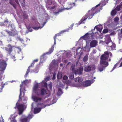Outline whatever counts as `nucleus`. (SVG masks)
I'll use <instances>...</instances> for the list:
<instances>
[{"label":"nucleus","mask_w":122,"mask_h":122,"mask_svg":"<svg viewBox=\"0 0 122 122\" xmlns=\"http://www.w3.org/2000/svg\"><path fill=\"white\" fill-rule=\"evenodd\" d=\"M63 93L62 90L61 88L59 89L58 92V94L59 95H61Z\"/></svg>","instance_id":"f704fd0d"},{"label":"nucleus","mask_w":122,"mask_h":122,"mask_svg":"<svg viewBox=\"0 0 122 122\" xmlns=\"http://www.w3.org/2000/svg\"><path fill=\"white\" fill-rule=\"evenodd\" d=\"M45 24H44L43 25V26H44ZM43 26H42V27H41L40 26H39V27H32L35 30H38V29L39 28H41L42 27H43Z\"/></svg>","instance_id":"58836bf2"},{"label":"nucleus","mask_w":122,"mask_h":122,"mask_svg":"<svg viewBox=\"0 0 122 122\" xmlns=\"http://www.w3.org/2000/svg\"><path fill=\"white\" fill-rule=\"evenodd\" d=\"M109 52L106 51L104 52L103 54L100 57V60H106L109 57Z\"/></svg>","instance_id":"39448f33"},{"label":"nucleus","mask_w":122,"mask_h":122,"mask_svg":"<svg viewBox=\"0 0 122 122\" xmlns=\"http://www.w3.org/2000/svg\"><path fill=\"white\" fill-rule=\"evenodd\" d=\"M119 63H117L113 67L112 69V70L111 71V72H112L113 71V70H114L118 66Z\"/></svg>","instance_id":"2f4dec72"},{"label":"nucleus","mask_w":122,"mask_h":122,"mask_svg":"<svg viewBox=\"0 0 122 122\" xmlns=\"http://www.w3.org/2000/svg\"><path fill=\"white\" fill-rule=\"evenodd\" d=\"M63 64L61 63L60 64V66H63Z\"/></svg>","instance_id":"052dcab7"},{"label":"nucleus","mask_w":122,"mask_h":122,"mask_svg":"<svg viewBox=\"0 0 122 122\" xmlns=\"http://www.w3.org/2000/svg\"><path fill=\"white\" fill-rule=\"evenodd\" d=\"M93 15L91 13H90V12H88L87 13L86 15L85 16L82 17L81 20L80 21V24L82 23H84L83 21H85L87 19H90L92 18Z\"/></svg>","instance_id":"f03ea898"},{"label":"nucleus","mask_w":122,"mask_h":122,"mask_svg":"<svg viewBox=\"0 0 122 122\" xmlns=\"http://www.w3.org/2000/svg\"><path fill=\"white\" fill-rule=\"evenodd\" d=\"M2 24L3 25H6L8 24V19H6L2 23Z\"/></svg>","instance_id":"473e14b6"},{"label":"nucleus","mask_w":122,"mask_h":122,"mask_svg":"<svg viewBox=\"0 0 122 122\" xmlns=\"http://www.w3.org/2000/svg\"><path fill=\"white\" fill-rule=\"evenodd\" d=\"M116 45L115 44L113 43L108 45L107 47V49L108 51H110L115 50Z\"/></svg>","instance_id":"6e6552de"},{"label":"nucleus","mask_w":122,"mask_h":122,"mask_svg":"<svg viewBox=\"0 0 122 122\" xmlns=\"http://www.w3.org/2000/svg\"><path fill=\"white\" fill-rule=\"evenodd\" d=\"M23 16L24 18V19H27L28 16L27 14L25 13H23Z\"/></svg>","instance_id":"4c0bfd02"},{"label":"nucleus","mask_w":122,"mask_h":122,"mask_svg":"<svg viewBox=\"0 0 122 122\" xmlns=\"http://www.w3.org/2000/svg\"><path fill=\"white\" fill-rule=\"evenodd\" d=\"M95 81L93 79L86 81L81 83V85L84 87H87L90 86Z\"/></svg>","instance_id":"7ed1b4c3"},{"label":"nucleus","mask_w":122,"mask_h":122,"mask_svg":"<svg viewBox=\"0 0 122 122\" xmlns=\"http://www.w3.org/2000/svg\"><path fill=\"white\" fill-rule=\"evenodd\" d=\"M88 60L87 56H85L83 58V61H84L85 62L87 61Z\"/></svg>","instance_id":"a18cd8bd"},{"label":"nucleus","mask_w":122,"mask_h":122,"mask_svg":"<svg viewBox=\"0 0 122 122\" xmlns=\"http://www.w3.org/2000/svg\"><path fill=\"white\" fill-rule=\"evenodd\" d=\"M108 30L107 29H104L103 31V33H106L108 32Z\"/></svg>","instance_id":"49530a36"},{"label":"nucleus","mask_w":122,"mask_h":122,"mask_svg":"<svg viewBox=\"0 0 122 122\" xmlns=\"http://www.w3.org/2000/svg\"><path fill=\"white\" fill-rule=\"evenodd\" d=\"M94 33H92V34H89L88 33H87L82 37L84 40L90 41L94 39Z\"/></svg>","instance_id":"f257e3e1"},{"label":"nucleus","mask_w":122,"mask_h":122,"mask_svg":"<svg viewBox=\"0 0 122 122\" xmlns=\"http://www.w3.org/2000/svg\"><path fill=\"white\" fill-rule=\"evenodd\" d=\"M57 35L56 34L55 36L54 37V44H56V38L57 36Z\"/></svg>","instance_id":"09e8293b"},{"label":"nucleus","mask_w":122,"mask_h":122,"mask_svg":"<svg viewBox=\"0 0 122 122\" xmlns=\"http://www.w3.org/2000/svg\"><path fill=\"white\" fill-rule=\"evenodd\" d=\"M46 90L44 88H41L39 92H38L37 95L38 96L41 95L43 96L46 93Z\"/></svg>","instance_id":"9d476101"},{"label":"nucleus","mask_w":122,"mask_h":122,"mask_svg":"<svg viewBox=\"0 0 122 122\" xmlns=\"http://www.w3.org/2000/svg\"><path fill=\"white\" fill-rule=\"evenodd\" d=\"M38 59H35V60H34L33 61V62H34L35 63V62H37L38 61Z\"/></svg>","instance_id":"6e6d98bb"},{"label":"nucleus","mask_w":122,"mask_h":122,"mask_svg":"<svg viewBox=\"0 0 122 122\" xmlns=\"http://www.w3.org/2000/svg\"><path fill=\"white\" fill-rule=\"evenodd\" d=\"M121 7V6L120 5H118L115 9L117 11H119L120 10Z\"/></svg>","instance_id":"e433bc0d"},{"label":"nucleus","mask_w":122,"mask_h":122,"mask_svg":"<svg viewBox=\"0 0 122 122\" xmlns=\"http://www.w3.org/2000/svg\"><path fill=\"white\" fill-rule=\"evenodd\" d=\"M23 82H22V84H21L20 86V93L19 96V101H22V97H23L24 96L21 97V89H22L23 85Z\"/></svg>","instance_id":"4be33fe9"},{"label":"nucleus","mask_w":122,"mask_h":122,"mask_svg":"<svg viewBox=\"0 0 122 122\" xmlns=\"http://www.w3.org/2000/svg\"><path fill=\"white\" fill-rule=\"evenodd\" d=\"M54 45H53L51 46V47L50 48L49 50V52L48 53L50 54L54 50Z\"/></svg>","instance_id":"bb28decb"},{"label":"nucleus","mask_w":122,"mask_h":122,"mask_svg":"<svg viewBox=\"0 0 122 122\" xmlns=\"http://www.w3.org/2000/svg\"><path fill=\"white\" fill-rule=\"evenodd\" d=\"M52 88V86L50 85V89H51Z\"/></svg>","instance_id":"69168bd1"},{"label":"nucleus","mask_w":122,"mask_h":122,"mask_svg":"<svg viewBox=\"0 0 122 122\" xmlns=\"http://www.w3.org/2000/svg\"><path fill=\"white\" fill-rule=\"evenodd\" d=\"M117 11L114 9L112 11L111 13V15L112 16H114L116 14L117 12Z\"/></svg>","instance_id":"7c9ffc66"},{"label":"nucleus","mask_w":122,"mask_h":122,"mask_svg":"<svg viewBox=\"0 0 122 122\" xmlns=\"http://www.w3.org/2000/svg\"><path fill=\"white\" fill-rule=\"evenodd\" d=\"M105 41L107 45L113 44V43L111 41L110 37L108 36H106L105 38Z\"/></svg>","instance_id":"f8f14e48"},{"label":"nucleus","mask_w":122,"mask_h":122,"mask_svg":"<svg viewBox=\"0 0 122 122\" xmlns=\"http://www.w3.org/2000/svg\"><path fill=\"white\" fill-rule=\"evenodd\" d=\"M19 111V114L20 115L22 113L23 111V109H18Z\"/></svg>","instance_id":"79ce46f5"},{"label":"nucleus","mask_w":122,"mask_h":122,"mask_svg":"<svg viewBox=\"0 0 122 122\" xmlns=\"http://www.w3.org/2000/svg\"><path fill=\"white\" fill-rule=\"evenodd\" d=\"M41 84L42 86H43L45 87H47V84L46 83V80H43L41 82Z\"/></svg>","instance_id":"b1692460"},{"label":"nucleus","mask_w":122,"mask_h":122,"mask_svg":"<svg viewBox=\"0 0 122 122\" xmlns=\"http://www.w3.org/2000/svg\"><path fill=\"white\" fill-rule=\"evenodd\" d=\"M97 52V50L95 49H94L92 51V53L93 54Z\"/></svg>","instance_id":"603ef678"},{"label":"nucleus","mask_w":122,"mask_h":122,"mask_svg":"<svg viewBox=\"0 0 122 122\" xmlns=\"http://www.w3.org/2000/svg\"><path fill=\"white\" fill-rule=\"evenodd\" d=\"M24 105L22 104H20L17 106L18 109H23Z\"/></svg>","instance_id":"a878e982"},{"label":"nucleus","mask_w":122,"mask_h":122,"mask_svg":"<svg viewBox=\"0 0 122 122\" xmlns=\"http://www.w3.org/2000/svg\"><path fill=\"white\" fill-rule=\"evenodd\" d=\"M82 79L80 77H78V82H80L82 81Z\"/></svg>","instance_id":"3c124183"},{"label":"nucleus","mask_w":122,"mask_h":122,"mask_svg":"<svg viewBox=\"0 0 122 122\" xmlns=\"http://www.w3.org/2000/svg\"><path fill=\"white\" fill-rule=\"evenodd\" d=\"M38 84L36 83L35 85L33 88V90L36 95L39 90L38 89Z\"/></svg>","instance_id":"aec40b11"},{"label":"nucleus","mask_w":122,"mask_h":122,"mask_svg":"<svg viewBox=\"0 0 122 122\" xmlns=\"http://www.w3.org/2000/svg\"><path fill=\"white\" fill-rule=\"evenodd\" d=\"M14 1L12 0H10L9 1V3L10 4L12 5L15 9H16V4L14 3Z\"/></svg>","instance_id":"393cba45"},{"label":"nucleus","mask_w":122,"mask_h":122,"mask_svg":"<svg viewBox=\"0 0 122 122\" xmlns=\"http://www.w3.org/2000/svg\"><path fill=\"white\" fill-rule=\"evenodd\" d=\"M114 32H112L111 33V35H114Z\"/></svg>","instance_id":"bf43d9fd"},{"label":"nucleus","mask_w":122,"mask_h":122,"mask_svg":"<svg viewBox=\"0 0 122 122\" xmlns=\"http://www.w3.org/2000/svg\"><path fill=\"white\" fill-rule=\"evenodd\" d=\"M35 64V63L33 61L32 63L29 66V67L28 68L25 74V77H26L28 75L29 72H30V67H33L34 64Z\"/></svg>","instance_id":"f3484780"},{"label":"nucleus","mask_w":122,"mask_h":122,"mask_svg":"<svg viewBox=\"0 0 122 122\" xmlns=\"http://www.w3.org/2000/svg\"><path fill=\"white\" fill-rule=\"evenodd\" d=\"M6 66V61H0V71L4 70L5 69Z\"/></svg>","instance_id":"423d86ee"},{"label":"nucleus","mask_w":122,"mask_h":122,"mask_svg":"<svg viewBox=\"0 0 122 122\" xmlns=\"http://www.w3.org/2000/svg\"><path fill=\"white\" fill-rule=\"evenodd\" d=\"M122 66V61L121 63H120V65L119 66V67Z\"/></svg>","instance_id":"0e129e2a"},{"label":"nucleus","mask_w":122,"mask_h":122,"mask_svg":"<svg viewBox=\"0 0 122 122\" xmlns=\"http://www.w3.org/2000/svg\"><path fill=\"white\" fill-rule=\"evenodd\" d=\"M51 100V98H49L47 100H46V102H49V101H50Z\"/></svg>","instance_id":"5fc2aeb1"},{"label":"nucleus","mask_w":122,"mask_h":122,"mask_svg":"<svg viewBox=\"0 0 122 122\" xmlns=\"http://www.w3.org/2000/svg\"><path fill=\"white\" fill-rule=\"evenodd\" d=\"M91 69H92L93 70H95L96 68V66L95 65H91Z\"/></svg>","instance_id":"c9c22d12"},{"label":"nucleus","mask_w":122,"mask_h":122,"mask_svg":"<svg viewBox=\"0 0 122 122\" xmlns=\"http://www.w3.org/2000/svg\"><path fill=\"white\" fill-rule=\"evenodd\" d=\"M5 31L7 33V34L9 36H14L17 35V34L15 31L11 32L6 30H5Z\"/></svg>","instance_id":"2eb2a0df"},{"label":"nucleus","mask_w":122,"mask_h":122,"mask_svg":"<svg viewBox=\"0 0 122 122\" xmlns=\"http://www.w3.org/2000/svg\"><path fill=\"white\" fill-rule=\"evenodd\" d=\"M75 66L74 65H72L71 66V70L74 73L75 72L76 70H75Z\"/></svg>","instance_id":"c756f323"},{"label":"nucleus","mask_w":122,"mask_h":122,"mask_svg":"<svg viewBox=\"0 0 122 122\" xmlns=\"http://www.w3.org/2000/svg\"><path fill=\"white\" fill-rule=\"evenodd\" d=\"M121 33L122 34V29L121 30Z\"/></svg>","instance_id":"774afa93"},{"label":"nucleus","mask_w":122,"mask_h":122,"mask_svg":"<svg viewBox=\"0 0 122 122\" xmlns=\"http://www.w3.org/2000/svg\"><path fill=\"white\" fill-rule=\"evenodd\" d=\"M43 56H41V60H42V59H44L43 58Z\"/></svg>","instance_id":"e2e57ef3"},{"label":"nucleus","mask_w":122,"mask_h":122,"mask_svg":"<svg viewBox=\"0 0 122 122\" xmlns=\"http://www.w3.org/2000/svg\"><path fill=\"white\" fill-rule=\"evenodd\" d=\"M47 5H57L56 3L54 0H48L47 2Z\"/></svg>","instance_id":"6ab92c4d"},{"label":"nucleus","mask_w":122,"mask_h":122,"mask_svg":"<svg viewBox=\"0 0 122 122\" xmlns=\"http://www.w3.org/2000/svg\"><path fill=\"white\" fill-rule=\"evenodd\" d=\"M68 77L66 76H64L63 77V79L65 80H67L68 79Z\"/></svg>","instance_id":"8fccbe9b"},{"label":"nucleus","mask_w":122,"mask_h":122,"mask_svg":"<svg viewBox=\"0 0 122 122\" xmlns=\"http://www.w3.org/2000/svg\"><path fill=\"white\" fill-rule=\"evenodd\" d=\"M105 60H100V64L106 67L109 64L108 62Z\"/></svg>","instance_id":"a211bd4d"},{"label":"nucleus","mask_w":122,"mask_h":122,"mask_svg":"<svg viewBox=\"0 0 122 122\" xmlns=\"http://www.w3.org/2000/svg\"><path fill=\"white\" fill-rule=\"evenodd\" d=\"M95 28L97 29V31H99L100 32H101L102 29V28H100L97 25L95 26Z\"/></svg>","instance_id":"cd10ccee"},{"label":"nucleus","mask_w":122,"mask_h":122,"mask_svg":"<svg viewBox=\"0 0 122 122\" xmlns=\"http://www.w3.org/2000/svg\"><path fill=\"white\" fill-rule=\"evenodd\" d=\"M121 5H120L121 6H122V2H121L120 3Z\"/></svg>","instance_id":"338daca9"},{"label":"nucleus","mask_w":122,"mask_h":122,"mask_svg":"<svg viewBox=\"0 0 122 122\" xmlns=\"http://www.w3.org/2000/svg\"><path fill=\"white\" fill-rule=\"evenodd\" d=\"M28 83L29 81L28 80H26L25 81H23V83L25 85H26L28 84Z\"/></svg>","instance_id":"de8ad7c7"},{"label":"nucleus","mask_w":122,"mask_h":122,"mask_svg":"<svg viewBox=\"0 0 122 122\" xmlns=\"http://www.w3.org/2000/svg\"><path fill=\"white\" fill-rule=\"evenodd\" d=\"M100 4H99L97 5L95 7H93L91 9L92 12L91 13L93 14V15H94L97 13L98 12L100 11V10L97 9V7L100 5Z\"/></svg>","instance_id":"1a4fd4ad"},{"label":"nucleus","mask_w":122,"mask_h":122,"mask_svg":"<svg viewBox=\"0 0 122 122\" xmlns=\"http://www.w3.org/2000/svg\"><path fill=\"white\" fill-rule=\"evenodd\" d=\"M32 98L33 101L36 102H37L41 101L42 100V98L35 96H33Z\"/></svg>","instance_id":"ddd939ff"},{"label":"nucleus","mask_w":122,"mask_h":122,"mask_svg":"<svg viewBox=\"0 0 122 122\" xmlns=\"http://www.w3.org/2000/svg\"><path fill=\"white\" fill-rule=\"evenodd\" d=\"M57 78L58 79L61 78L62 76V74L60 73H58L57 74Z\"/></svg>","instance_id":"72a5a7b5"},{"label":"nucleus","mask_w":122,"mask_h":122,"mask_svg":"<svg viewBox=\"0 0 122 122\" xmlns=\"http://www.w3.org/2000/svg\"><path fill=\"white\" fill-rule=\"evenodd\" d=\"M91 67L90 66H85L84 70L86 72H90L91 71Z\"/></svg>","instance_id":"5701e85b"},{"label":"nucleus","mask_w":122,"mask_h":122,"mask_svg":"<svg viewBox=\"0 0 122 122\" xmlns=\"http://www.w3.org/2000/svg\"><path fill=\"white\" fill-rule=\"evenodd\" d=\"M11 122H17L15 118H10Z\"/></svg>","instance_id":"c03bdc74"},{"label":"nucleus","mask_w":122,"mask_h":122,"mask_svg":"<svg viewBox=\"0 0 122 122\" xmlns=\"http://www.w3.org/2000/svg\"><path fill=\"white\" fill-rule=\"evenodd\" d=\"M69 78L70 79H73L74 77L73 73V72L70 73L69 75Z\"/></svg>","instance_id":"c85d7f7f"},{"label":"nucleus","mask_w":122,"mask_h":122,"mask_svg":"<svg viewBox=\"0 0 122 122\" xmlns=\"http://www.w3.org/2000/svg\"><path fill=\"white\" fill-rule=\"evenodd\" d=\"M52 79H55V76L54 75H53Z\"/></svg>","instance_id":"680f3d73"},{"label":"nucleus","mask_w":122,"mask_h":122,"mask_svg":"<svg viewBox=\"0 0 122 122\" xmlns=\"http://www.w3.org/2000/svg\"><path fill=\"white\" fill-rule=\"evenodd\" d=\"M83 69V67L82 66H81L78 69L76 70L74 73L75 74H78V75H81L82 74Z\"/></svg>","instance_id":"9b49d317"},{"label":"nucleus","mask_w":122,"mask_h":122,"mask_svg":"<svg viewBox=\"0 0 122 122\" xmlns=\"http://www.w3.org/2000/svg\"><path fill=\"white\" fill-rule=\"evenodd\" d=\"M53 6H51V7H48V8L50 9V10H52L53 9H54L56 7V5H53Z\"/></svg>","instance_id":"ea45409f"},{"label":"nucleus","mask_w":122,"mask_h":122,"mask_svg":"<svg viewBox=\"0 0 122 122\" xmlns=\"http://www.w3.org/2000/svg\"><path fill=\"white\" fill-rule=\"evenodd\" d=\"M109 54L110 55V56H112V54L111 52H109Z\"/></svg>","instance_id":"13d9d810"},{"label":"nucleus","mask_w":122,"mask_h":122,"mask_svg":"<svg viewBox=\"0 0 122 122\" xmlns=\"http://www.w3.org/2000/svg\"><path fill=\"white\" fill-rule=\"evenodd\" d=\"M119 20V18L118 17H116L114 19V22H117Z\"/></svg>","instance_id":"a19ab883"},{"label":"nucleus","mask_w":122,"mask_h":122,"mask_svg":"<svg viewBox=\"0 0 122 122\" xmlns=\"http://www.w3.org/2000/svg\"><path fill=\"white\" fill-rule=\"evenodd\" d=\"M75 81L76 82L78 81V77L76 78L75 79Z\"/></svg>","instance_id":"4d7b16f0"},{"label":"nucleus","mask_w":122,"mask_h":122,"mask_svg":"<svg viewBox=\"0 0 122 122\" xmlns=\"http://www.w3.org/2000/svg\"><path fill=\"white\" fill-rule=\"evenodd\" d=\"M32 117V116L29 115L28 116L25 117V118L20 119L21 122H29V120Z\"/></svg>","instance_id":"0eeeda50"},{"label":"nucleus","mask_w":122,"mask_h":122,"mask_svg":"<svg viewBox=\"0 0 122 122\" xmlns=\"http://www.w3.org/2000/svg\"><path fill=\"white\" fill-rule=\"evenodd\" d=\"M106 68V67L101 65L100 64L98 65V70L100 71V72H101L104 70Z\"/></svg>","instance_id":"412c9836"},{"label":"nucleus","mask_w":122,"mask_h":122,"mask_svg":"<svg viewBox=\"0 0 122 122\" xmlns=\"http://www.w3.org/2000/svg\"><path fill=\"white\" fill-rule=\"evenodd\" d=\"M40 105L41 106V108L36 107L35 108L34 110V113L36 114L39 112L41 111L42 108H44L46 107V105H45L43 103H38L37 104V106H39Z\"/></svg>","instance_id":"20e7f679"},{"label":"nucleus","mask_w":122,"mask_h":122,"mask_svg":"<svg viewBox=\"0 0 122 122\" xmlns=\"http://www.w3.org/2000/svg\"><path fill=\"white\" fill-rule=\"evenodd\" d=\"M63 62L65 63H67L68 62V60H62Z\"/></svg>","instance_id":"864d4df0"},{"label":"nucleus","mask_w":122,"mask_h":122,"mask_svg":"<svg viewBox=\"0 0 122 122\" xmlns=\"http://www.w3.org/2000/svg\"><path fill=\"white\" fill-rule=\"evenodd\" d=\"M13 46L10 44H9L7 46V47L5 49L8 52L9 54H10L11 52L13 51Z\"/></svg>","instance_id":"4468645a"},{"label":"nucleus","mask_w":122,"mask_h":122,"mask_svg":"<svg viewBox=\"0 0 122 122\" xmlns=\"http://www.w3.org/2000/svg\"><path fill=\"white\" fill-rule=\"evenodd\" d=\"M27 28L30 31V32L32 31L30 25L27 26Z\"/></svg>","instance_id":"37998d69"},{"label":"nucleus","mask_w":122,"mask_h":122,"mask_svg":"<svg viewBox=\"0 0 122 122\" xmlns=\"http://www.w3.org/2000/svg\"><path fill=\"white\" fill-rule=\"evenodd\" d=\"M97 41L96 40H92L90 42V46L91 47H94L97 45Z\"/></svg>","instance_id":"dca6fc26"}]
</instances>
